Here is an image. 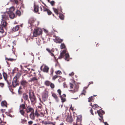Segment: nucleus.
Wrapping results in <instances>:
<instances>
[{"label":"nucleus","instance_id":"nucleus-51","mask_svg":"<svg viewBox=\"0 0 125 125\" xmlns=\"http://www.w3.org/2000/svg\"><path fill=\"white\" fill-rule=\"evenodd\" d=\"M70 88L71 89L72 88L73 86V85L71 83H70Z\"/></svg>","mask_w":125,"mask_h":125},{"label":"nucleus","instance_id":"nucleus-36","mask_svg":"<svg viewBox=\"0 0 125 125\" xmlns=\"http://www.w3.org/2000/svg\"><path fill=\"white\" fill-rule=\"evenodd\" d=\"M16 13L17 15H18L19 16H20L21 15V11L19 10H17L16 12Z\"/></svg>","mask_w":125,"mask_h":125},{"label":"nucleus","instance_id":"nucleus-19","mask_svg":"<svg viewBox=\"0 0 125 125\" xmlns=\"http://www.w3.org/2000/svg\"><path fill=\"white\" fill-rule=\"evenodd\" d=\"M3 27H2L1 25H0V32H1L2 33H4V34L3 36H4L6 35V32H4V31L3 28Z\"/></svg>","mask_w":125,"mask_h":125},{"label":"nucleus","instance_id":"nucleus-31","mask_svg":"<svg viewBox=\"0 0 125 125\" xmlns=\"http://www.w3.org/2000/svg\"><path fill=\"white\" fill-rule=\"evenodd\" d=\"M96 96V95H94L93 96H91L89 98V102H90L91 101H92V100L94 99V96Z\"/></svg>","mask_w":125,"mask_h":125},{"label":"nucleus","instance_id":"nucleus-50","mask_svg":"<svg viewBox=\"0 0 125 125\" xmlns=\"http://www.w3.org/2000/svg\"><path fill=\"white\" fill-rule=\"evenodd\" d=\"M38 24H39V23H38V22L37 23H34L33 24H32V25H33L34 26H35V27H37L38 26Z\"/></svg>","mask_w":125,"mask_h":125},{"label":"nucleus","instance_id":"nucleus-11","mask_svg":"<svg viewBox=\"0 0 125 125\" xmlns=\"http://www.w3.org/2000/svg\"><path fill=\"white\" fill-rule=\"evenodd\" d=\"M30 82H33L36 83H37L38 82V79L35 77H33L30 80Z\"/></svg>","mask_w":125,"mask_h":125},{"label":"nucleus","instance_id":"nucleus-25","mask_svg":"<svg viewBox=\"0 0 125 125\" xmlns=\"http://www.w3.org/2000/svg\"><path fill=\"white\" fill-rule=\"evenodd\" d=\"M21 75V74L20 73H18L14 77H16V79L18 80Z\"/></svg>","mask_w":125,"mask_h":125},{"label":"nucleus","instance_id":"nucleus-55","mask_svg":"<svg viewBox=\"0 0 125 125\" xmlns=\"http://www.w3.org/2000/svg\"><path fill=\"white\" fill-rule=\"evenodd\" d=\"M16 70H13L12 71V72H11V73L13 74H14V73H16Z\"/></svg>","mask_w":125,"mask_h":125},{"label":"nucleus","instance_id":"nucleus-28","mask_svg":"<svg viewBox=\"0 0 125 125\" xmlns=\"http://www.w3.org/2000/svg\"><path fill=\"white\" fill-rule=\"evenodd\" d=\"M78 87H75L74 88V90H71V91L72 92V93H74L76 92H77L78 91Z\"/></svg>","mask_w":125,"mask_h":125},{"label":"nucleus","instance_id":"nucleus-26","mask_svg":"<svg viewBox=\"0 0 125 125\" xmlns=\"http://www.w3.org/2000/svg\"><path fill=\"white\" fill-rule=\"evenodd\" d=\"M97 112L99 115V116L101 118L99 119V120H101L103 118V115L101 113V112L99 111H97Z\"/></svg>","mask_w":125,"mask_h":125},{"label":"nucleus","instance_id":"nucleus-4","mask_svg":"<svg viewBox=\"0 0 125 125\" xmlns=\"http://www.w3.org/2000/svg\"><path fill=\"white\" fill-rule=\"evenodd\" d=\"M16 78V77H14L12 81V85L13 87L14 88H15L17 86L19 85V81Z\"/></svg>","mask_w":125,"mask_h":125},{"label":"nucleus","instance_id":"nucleus-24","mask_svg":"<svg viewBox=\"0 0 125 125\" xmlns=\"http://www.w3.org/2000/svg\"><path fill=\"white\" fill-rule=\"evenodd\" d=\"M7 102L5 101H2L1 103V105L3 106H6L7 107Z\"/></svg>","mask_w":125,"mask_h":125},{"label":"nucleus","instance_id":"nucleus-43","mask_svg":"<svg viewBox=\"0 0 125 125\" xmlns=\"http://www.w3.org/2000/svg\"><path fill=\"white\" fill-rule=\"evenodd\" d=\"M50 85L52 88L53 89L54 87V84L52 83H51Z\"/></svg>","mask_w":125,"mask_h":125},{"label":"nucleus","instance_id":"nucleus-61","mask_svg":"<svg viewBox=\"0 0 125 125\" xmlns=\"http://www.w3.org/2000/svg\"><path fill=\"white\" fill-rule=\"evenodd\" d=\"M90 112L91 113V114H92V115H94L93 113V110H92V109H91L90 110Z\"/></svg>","mask_w":125,"mask_h":125},{"label":"nucleus","instance_id":"nucleus-3","mask_svg":"<svg viewBox=\"0 0 125 125\" xmlns=\"http://www.w3.org/2000/svg\"><path fill=\"white\" fill-rule=\"evenodd\" d=\"M42 31L40 28L34 29L33 32V36L36 37L42 33Z\"/></svg>","mask_w":125,"mask_h":125},{"label":"nucleus","instance_id":"nucleus-35","mask_svg":"<svg viewBox=\"0 0 125 125\" xmlns=\"http://www.w3.org/2000/svg\"><path fill=\"white\" fill-rule=\"evenodd\" d=\"M52 96L56 100V101L58 100V98L56 94H52Z\"/></svg>","mask_w":125,"mask_h":125},{"label":"nucleus","instance_id":"nucleus-32","mask_svg":"<svg viewBox=\"0 0 125 125\" xmlns=\"http://www.w3.org/2000/svg\"><path fill=\"white\" fill-rule=\"evenodd\" d=\"M22 87L21 86L19 87L18 90V92L19 94H21L22 93Z\"/></svg>","mask_w":125,"mask_h":125},{"label":"nucleus","instance_id":"nucleus-47","mask_svg":"<svg viewBox=\"0 0 125 125\" xmlns=\"http://www.w3.org/2000/svg\"><path fill=\"white\" fill-rule=\"evenodd\" d=\"M4 84L3 83H0V86L1 88H3L4 86Z\"/></svg>","mask_w":125,"mask_h":125},{"label":"nucleus","instance_id":"nucleus-44","mask_svg":"<svg viewBox=\"0 0 125 125\" xmlns=\"http://www.w3.org/2000/svg\"><path fill=\"white\" fill-rule=\"evenodd\" d=\"M54 72V70L53 68H51V70H50V72L51 74H52V75H53V73Z\"/></svg>","mask_w":125,"mask_h":125},{"label":"nucleus","instance_id":"nucleus-2","mask_svg":"<svg viewBox=\"0 0 125 125\" xmlns=\"http://www.w3.org/2000/svg\"><path fill=\"white\" fill-rule=\"evenodd\" d=\"M63 57L65 60L67 61H69V55L68 53L66 52V51L65 50H63L62 52L59 56L58 58L60 59Z\"/></svg>","mask_w":125,"mask_h":125},{"label":"nucleus","instance_id":"nucleus-34","mask_svg":"<svg viewBox=\"0 0 125 125\" xmlns=\"http://www.w3.org/2000/svg\"><path fill=\"white\" fill-rule=\"evenodd\" d=\"M59 17L62 20H63L64 19V16L62 14H60Z\"/></svg>","mask_w":125,"mask_h":125},{"label":"nucleus","instance_id":"nucleus-56","mask_svg":"<svg viewBox=\"0 0 125 125\" xmlns=\"http://www.w3.org/2000/svg\"><path fill=\"white\" fill-rule=\"evenodd\" d=\"M57 92L59 94H61V91L60 89H59L57 90Z\"/></svg>","mask_w":125,"mask_h":125},{"label":"nucleus","instance_id":"nucleus-42","mask_svg":"<svg viewBox=\"0 0 125 125\" xmlns=\"http://www.w3.org/2000/svg\"><path fill=\"white\" fill-rule=\"evenodd\" d=\"M48 96L46 94H43L42 97L43 99H46L47 97Z\"/></svg>","mask_w":125,"mask_h":125},{"label":"nucleus","instance_id":"nucleus-18","mask_svg":"<svg viewBox=\"0 0 125 125\" xmlns=\"http://www.w3.org/2000/svg\"><path fill=\"white\" fill-rule=\"evenodd\" d=\"M77 116V123H78V122H81L82 121V116L81 115H79L78 116Z\"/></svg>","mask_w":125,"mask_h":125},{"label":"nucleus","instance_id":"nucleus-27","mask_svg":"<svg viewBox=\"0 0 125 125\" xmlns=\"http://www.w3.org/2000/svg\"><path fill=\"white\" fill-rule=\"evenodd\" d=\"M51 83L48 81H46L44 82V84L47 86H49L50 85Z\"/></svg>","mask_w":125,"mask_h":125},{"label":"nucleus","instance_id":"nucleus-40","mask_svg":"<svg viewBox=\"0 0 125 125\" xmlns=\"http://www.w3.org/2000/svg\"><path fill=\"white\" fill-rule=\"evenodd\" d=\"M5 59L6 60H7L8 61H14L15 60V59H8L6 57L5 58Z\"/></svg>","mask_w":125,"mask_h":125},{"label":"nucleus","instance_id":"nucleus-13","mask_svg":"<svg viewBox=\"0 0 125 125\" xmlns=\"http://www.w3.org/2000/svg\"><path fill=\"white\" fill-rule=\"evenodd\" d=\"M30 98L31 101L32 102H34L36 99L35 97L34 94H30Z\"/></svg>","mask_w":125,"mask_h":125},{"label":"nucleus","instance_id":"nucleus-33","mask_svg":"<svg viewBox=\"0 0 125 125\" xmlns=\"http://www.w3.org/2000/svg\"><path fill=\"white\" fill-rule=\"evenodd\" d=\"M35 116L38 117L40 115V114L38 113L37 110H36L34 114Z\"/></svg>","mask_w":125,"mask_h":125},{"label":"nucleus","instance_id":"nucleus-48","mask_svg":"<svg viewBox=\"0 0 125 125\" xmlns=\"http://www.w3.org/2000/svg\"><path fill=\"white\" fill-rule=\"evenodd\" d=\"M46 50L49 53L51 52L53 50L52 49L51 50L48 48H47Z\"/></svg>","mask_w":125,"mask_h":125},{"label":"nucleus","instance_id":"nucleus-39","mask_svg":"<svg viewBox=\"0 0 125 125\" xmlns=\"http://www.w3.org/2000/svg\"><path fill=\"white\" fill-rule=\"evenodd\" d=\"M28 95L26 94H23V97L24 99H25L26 100L28 98Z\"/></svg>","mask_w":125,"mask_h":125},{"label":"nucleus","instance_id":"nucleus-57","mask_svg":"<svg viewBox=\"0 0 125 125\" xmlns=\"http://www.w3.org/2000/svg\"><path fill=\"white\" fill-rule=\"evenodd\" d=\"M16 40H14L13 42V43L14 44V45H15L16 44Z\"/></svg>","mask_w":125,"mask_h":125},{"label":"nucleus","instance_id":"nucleus-64","mask_svg":"<svg viewBox=\"0 0 125 125\" xmlns=\"http://www.w3.org/2000/svg\"><path fill=\"white\" fill-rule=\"evenodd\" d=\"M104 123L105 125H109L107 122H104Z\"/></svg>","mask_w":125,"mask_h":125},{"label":"nucleus","instance_id":"nucleus-1","mask_svg":"<svg viewBox=\"0 0 125 125\" xmlns=\"http://www.w3.org/2000/svg\"><path fill=\"white\" fill-rule=\"evenodd\" d=\"M8 14L6 13L2 15V21H1V26L2 27H5L7 26V23L6 21L8 20Z\"/></svg>","mask_w":125,"mask_h":125},{"label":"nucleus","instance_id":"nucleus-8","mask_svg":"<svg viewBox=\"0 0 125 125\" xmlns=\"http://www.w3.org/2000/svg\"><path fill=\"white\" fill-rule=\"evenodd\" d=\"M60 9L59 8H58L57 9L54 8H53L54 12L57 15H58L59 14L58 10H60L61 11L62 10V9L61 7L60 6Z\"/></svg>","mask_w":125,"mask_h":125},{"label":"nucleus","instance_id":"nucleus-49","mask_svg":"<svg viewBox=\"0 0 125 125\" xmlns=\"http://www.w3.org/2000/svg\"><path fill=\"white\" fill-rule=\"evenodd\" d=\"M54 52V51L53 50L50 53V55L52 56H54V53H53V52Z\"/></svg>","mask_w":125,"mask_h":125},{"label":"nucleus","instance_id":"nucleus-22","mask_svg":"<svg viewBox=\"0 0 125 125\" xmlns=\"http://www.w3.org/2000/svg\"><path fill=\"white\" fill-rule=\"evenodd\" d=\"M19 29V26L18 25H17L14 27L12 29V30L14 31H17Z\"/></svg>","mask_w":125,"mask_h":125},{"label":"nucleus","instance_id":"nucleus-58","mask_svg":"<svg viewBox=\"0 0 125 125\" xmlns=\"http://www.w3.org/2000/svg\"><path fill=\"white\" fill-rule=\"evenodd\" d=\"M74 96H75L76 97H73L72 98L73 99H77L78 98V96H75V95H74Z\"/></svg>","mask_w":125,"mask_h":125},{"label":"nucleus","instance_id":"nucleus-21","mask_svg":"<svg viewBox=\"0 0 125 125\" xmlns=\"http://www.w3.org/2000/svg\"><path fill=\"white\" fill-rule=\"evenodd\" d=\"M34 112H31L30 115V116L31 119H32L34 120Z\"/></svg>","mask_w":125,"mask_h":125},{"label":"nucleus","instance_id":"nucleus-30","mask_svg":"<svg viewBox=\"0 0 125 125\" xmlns=\"http://www.w3.org/2000/svg\"><path fill=\"white\" fill-rule=\"evenodd\" d=\"M19 112L23 116H24L25 112L23 109H20L19 111Z\"/></svg>","mask_w":125,"mask_h":125},{"label":"nucleus","instance_id":"nucleus-15","mask_svg":"<svg viewBox=\"0 0 125 125\" xmlns=\"http://www.w3.org/2000/svg\"><path fill=\"white\" fill-rule=\"evenodd\" d=\"M49 69V68L47 66L45 65L44 66L42 70L44 72L47 73L48 72Z\"/></svg>","mask_w":125,"mask_h":125},{"label":"nucleus","instance_id":"nucleus-23","mask_svg":"<svg viewBox=\"0 0 125 125\" xmlns=\"http://www.w3.org/2000/svg\"><path fill=\"white\" fill-rule=\"evenodd\" d=\"M42 123L44 125H49V124H52L53 125L54 124L52 122L49 121H44L42 122Z\"/></svg>","mask_w":125,"mask_h":125},{"label":"nucleus","instance_id":"nucleus-38","mask_svg":"<svg viewBox=\"0 0 125 125\" xmlns=\"http://www.w3.org/2000/svg\"><path fill=\"white\" fill-rule=\"evenodd\" d=\"M65 47V46L64 43H62L61 45V49L64 48Z\"/></svg>","mask_w":125,"mask_h":125},{"label":"nucleus","instance_id":"nucleus-52","mask_svg":"<svg viewBox=\"0 0 125 125\" xmlns=\"http://www.w3.org/2000/svg\"><path fill=\"white\" fill-rule=\"evenodd\" d=\"M54 1H52L50 2V3L52 6H53L54 4Z\"/></svg>","mask_w":125,"mask_h":125},{"label":"nucleus","instance_id":"nucleus-63","mask_svg":"<svg viewBox=\"0 0 125 125\" xmlns=\"http://www.w3.org/2000/svg\"><path fill=\"white\" fill-rule=\"evenodd\" d=\"M2 76L1 74L0 73V79H2Z\"/></svg>","mask_w":125,"mask_h":125},{"label":"nucleus","instance_id":"nucleus-54","mask_svg":"<svg viewBox=\"0 0 125 125\" xmlns=\"http://www.w3.org/2000/svg\"><path fill=\"white\" fill-rule=\"evenodd\" d=\"M86 93V91L84 89L83 91L82 92L81 94H85Z\"/></svg>","mask_w":125,"mask_h":125},{"label":"nucleus","instance_id":"nucleus-46","mask_svg":"<svg viewBox=\"0 0 125 125\" xmlns=\"http://www.w3.org/2000/svg\"><path fill=\"white\" fill-rule=\"evenodd\" d=\"M55 73L57 74H62L61 72L60 71H58L56 72H55Z\"/></svg>","mask_w":125,"mask_h":125},{"label":"nucleus","instance_id":"nucleus-17","mask_svg":"<svg viewBox=\"0 0 125 125\" xmlns=\"http://www.w3.org/2000/svg\"><path fill=\"white\" fill-rule=\"evenodd\" d=\"M3 71V77L5 79V80L7 82H8V81L7 80L8 76L7 75L6 73L3 70H2Z\"/></svg>","mask_w":125,"mask_h":125},{"label":"nucleus","instance_id":"nucleus-41","mask_svg":"<svg viewBox=\"0 0 125 125\" xmlns=\"http://www.w3.org/2000/svg\"><path fill=\"white\" fill-rule=\"evenodd\" d=\"M58 77H59V76H58L55 75L53 76L52 78V79L53 80H54L56 78Z\"/></svg>","mask_w":125,"mask_h":125},{"label":"nucleus","instance_id":"nucleus-6","mask_svg":"<svg viewBox=\"0 0 125 125\" xmlns=\"http://www.w3.org/2000/svg\"><path fill=\"white\" fill-rule=\"evenodd\" d=\"M21 84L24 87H27L28 84V82L25 80H22L21 82Z\"/></svg>","mask_w":125,"mask_h":125},{"label":"nucleus","instance_id":"nucleus-53","mask_svg":"<svg viewBox=\"0 0 125 125\" xmlns=\"http://www.w3.org/2000/svg\"><path fill=\"white\" fill-rule=\"evenodd\" d=\"M74 74V73L73 72H72L70 73L69 74V75L70 76H72Z\"/></svg>","mask_w":125,"mask_h":125},{"label":"nucleus","instance_id":"nucleus-16","mask_svg":"<svg viewBox=\"0 0 125 125\" xmlns=\"http://www.w3.org/2000/svg\"><path fill=\"white\" fill-rule=\"evenodd\" d=\"M66 121L68 122H71L73 121L72 117L71 116L68 115L66 119Z\"/></svg>","mask_w":125,"mask_h":125},{"label":"nucleus","instance_id":"nucleus-7","mask_svg":"<svg viewBox=\"0 0 125 125\" xmlns=\"http://www.w3.org/2000/svg\"><path fill=\"white\" fill-rule=\"evenodd\" d=\"M42 7L43 8V11L44 12H47L48 15H50L52 14V13L50 10L44 7L43 6H42Z\"/></svg>","mask_w":125,"mask_h":125},{"label":"nucleus","instance_id":"nucleus-5","mask_svg":"<svg viewBox=\"0 0 125 125\" xmlns=\"http://www.w3.org/2000/svg\"><path fill=\"white\" fill-rule=\"evenodd\" d=\"M53 37L55 38V39H53V40L56 43H61L63 41V40L60 39L59 37L55 35H54Z\"/></svg>","mask_w":125,"mask_h":125},{"label":"nucleus","instance_id":"nucleus-29","mask_svg":"<svg viewBox=\"0 0 125 125\" xmlns=\"http://www.w3.org/2000/svg\"><path fill=\"white\" fill-rule=\"evenodd\" d=\"M15 10L14 8L13 7H11L9 9V13L13 12Z\"/></svg>","mask_w":125,"mask_h":125},{"label":"nucleus","instance_id":"nucleus-45","mask_svg":"<svg viewBox=\"0 0 125 125\" xmlns=\"http://www.w3.org/2000/svg\"><path fill=\"white\" fill-rule=\"evenodd\" d=\"M98 107V106L96 104H94L93 106V108L94 109H95L96 108H97Z\"/></svg>","mask_w":125,"mask_h":125},{"label":"nucleus","instance_id":"nucleus-60","mask_svg":"<svg viewBox=\"0 0 125 125\" xmlns=\"http://www.w3.org/2000/svg\"><path fill=\"white\" fill-rule=\"evenodd\" d=\"M39 9L40 10V11H42V8L41 6H40L39 8Z\"/></svg>","mask_w":125,"mask_h":125},{"label":"nucleus","instance_id":"nucleus-59","mask_svg":"<svg viewBox=\"0 0 125 125\" xmlns=\"http://www.w3.org/2000/svg\"><path fill=\"white\" fill-rule=\"evenodd\" d=\"M32 123L33 122L31 121H29L28 122V124L30 125H31L32 124Z\"/></svg>","mask_w":125,"mask_h":125},{"label":"nucleus","instance_id":"nucleus-20","mask_svg":"<svg viewBox=\"0 0 125 125\" xmlns=\"http://www.w3.org/2000/svg\"><path fill=\"white\" fill-rule=\"evenodd\" d=\"M8 14V16H9V17L11 19H13L15 17V15L14 13L13 12H11L10 13V14H9V13L7 12Z\"/></svg>","mask_w":125,"mask_h":125},{"label":"nucleus","instance_id":"nucleus-10","mask_svg":"<svg viewBox=\"0 0 125 125\" xmlns=\"http://www.w3.org/2000/svg\"><path fill=\"white\" fill-rule=\"evenodd\" d=\"M29 22L31 25H32L34 23H38V21L33 18H30L29 20Z\"/></svg>","mask_w":125,"mask_h":125},{"label":"nucleus","instance_id":"nucleus-12","mask_svg":"<svg viewBox=\"0 0 125 125\" xmlns=\"http://www.w3.org/2000/svg\"><path fill=\"white\" fill-rule=\"evenodd\" d=\"M26 111L27 113L30 112L31 113L34 112V110L32 108L29 106H28L26 109Z\"/></svg>","mask_w":125,"mask_h":125},{"label":"nucleus","instance_id":"nucleus-62","mask_svg":"<svg viewBox=\"0 0 125 125\" xmlns=\"http://www.w3.org/2000/svg\"><path fill=\"white\" fill-rule=\"evenodd\" d=\"M93 81H91L89 82L88 85H89L91 84H93Z\"/></svg>","mask_w":125,"mask_h":125},{"label":"nucleus","instance_id":"nucleus-9","mask_svg":"<svg viewBox=\"0 0 125 125\" xmlns=\"http://www.w3.org/2000/svg\"><path fill=\"white\" fill-rule=\"evenodd\" d=\"M60 97L61 98V100L62 101V103H63L65 102L66 101L65 97L66 95L65 94H62V95H60Z\"/></svg>","mask_w":125,"mask_h":125},{"label":"nucleus","instance_id":"nucleus-37","mask_svg":"<svg viewBox=\"0 0 125 125\" xmlns=\"http://www.w3.org/2000/svg\"><path fill=\"white\" fill-rule=\"evenodd\" d=\"M20 108L21 109H25V105L23 104L20 105Z\"/></svg>","mask_w":125,"mask_h":125},{"label":"nucleus","instance_id":"nucleus-14","mask_svg":"<svg viewBox=\"0 0 125 125\" xmlns=\"http://www.w3.org/2000/svg\"><path fill=\"white\" fill-rule=\"evenodd\" d=\"M34 11L36 12H38V14H40V13L38 12L39 10V6L37 5H34Z\"/></svg>","mask_w":125,"mask_h":125}]
</instances>
